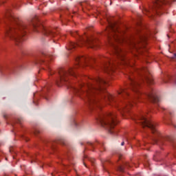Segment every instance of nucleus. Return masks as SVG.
<instances>
[{"instance_id": "4", "label": "nucleus", "mask_w": 176, "mask_h": 176, "mask_svg": "<svg viewBox=\"0 0 176 176\" xmlns=\"http://www.w3.org/2000/svg\"><path fill=\"white\" fill-rule=\"evenodd\" d=\"M146 116V114L142 113L138 117L139 120H140L141 126L143 129H145V127L150 129L151 133L153 134V137L151 138V140H153L154 144H157V145L163 144L164 137L160 134V132H159L157 129H156V124H155V122L148 119Z\"/></svg>"}, {"instance_id": "28", "label": "nucleus", "mask_w": 176, "mask_h": 176, "mask_svg": "<svg viewBox=\"0 0 176 176\" xmlns=\"http://www.w3.org/2000/svg\"><path fill=\"white\" fill-rule=\"evenodd\" d=\"M45 100H47V98L45 97Z\"/></svg>"}, {"instance_id": "7", "label": "nucleus", "mask_w": 176, "mask_h": 176, "mask_svg": "<svg viewBox=\"0 0 176 176\" xmlns=\"http://www.w3.org/2000/svg\"><path fill=\"white\" fill-rule=\"evenodd\" d=\"M171 2H175V0H155L153 6L150 8V10L144 8L143 13L144 14H149V13H154L158 15L162 14L161 11L164 9L165 5H170Z\"/></svg>"}, {"instance_id": "10", "label": "nucleus", "mask_w": 176, "mask_h": 176, "mask_svg": "<svg viewBox=\"0 0 176 176\" xmlns=\"http://www.w3.org/2000/svg\"><path fill=\"white\" fill-rule=\"evenodd\" d=\"M76 67H85V65L92 67L91 61H96V59L87 58L83 56H78L76 58Z\"/></svg>"}, {"instance_id": "21", "label": "nucleus", "mask_w": 176, "mask_h": 176, "mask_svg": "<svg viewBox=\"0 0 176 176\" xmlns=\"http://www.w3.org/2000/svg\"><path fill=\"white\" fill-rule=\"evenodd\" d=\"M173 58H176V53L174 54Z\"/></svg>"}, {"instance_id": "23", "label": "nucleus", "mask_w": 176, "mask_h": 176, "mask_svg": "<svg viewBox=\"0 0 176 176\" xmlns=\"http://www.w3.org/2000/svg\"><path fill=\"white\" fill-rule=\"evenodd\" d=\"M84 165L85 166V167H87L86 164L85 162H84Z\"/></svg>"}, {"instance_id": "3", "label": "nucleus", "mask_w": 176, "mask_h": 176, "mask_svg": "<svg viewBox=\"0 0 176 176\" xmlns=\"http://www.w3.org/2000/svg\"><path fill=\"white\" fill-rule=\"evenodd\" d=\"M109 27L106 31V34L109 39V43L112 47L113 54L121 61V64L133 67L130 61L124 56V51L118 45L122 43H127V40L123 37L124 32H122L115 23L109 22Z\"/></svg>"}, {"instance_id": "9", "label": "nucleus", "mask_w": 176, "mask_h": 176, "mask_svg": "<svg viewBox=\"0 0 176 176\" xmlns=\"http://www.w3.org/2000/svg\"><path fill=\"white\" fill-rule=\"evenodd\" d=\"M100 58L102 61V69H103V71L107 74L113 72L115 71V67H116V64H119V62H118L115 58L111 59L104 56H102Z\"/></svg>"}, {"instance_id": "12", "label": "nucleus", "mask_w": 176, "mask_h": 176, "mask_svg": "<svg viewBox=\"0 0 176 176\" xmlns=\"http://www.w3.org/2000/svg\"><path fill=\"white\" fill-rule=\"evenodd\" d=\"M147 40L148 34H141L138 36V40L137 41V43L138 45H143V47H144Z\"/></svg>"}, {"instance_id": "22", "label": "nucleus", "mask_w": 176, "mask_h": 176, "mask_svg": "<svg viewBox=\"0 0 176 176\" xmlns=\"http://www.w3.org/2000/svg\"><path fill=\"white\" fill-rule=\"evenodd\" d=\"M121 145H122V146H123V145H124V142H122L121 143Z\"/></svg>"}, {"instance_id": "5", "label": "nucleus", "mask_w": 176, "mask_h": 176, "mask_svg": "<svg viewBox=\"0 0 176 176\" xmlns=\"http://www.w3.org/2000/svg\"><path fill=\"white\" fill-rule=\"evenodd\" d=\"M71 35L72 36H78V41L77 43L70 42L69 43L68 46L67 47V50H72V49H75L76 46H79L80 47L82 46H88V47H91V49H94L96 46H97V42L98 40L96 37H89L87 36H80L78 35V32H71Z\"/></svg>"}, {"instance_id": "15", "label": "nucleus", "mask_w": 176, "mask_h": 176, "mask_svg": "<svg viewBox=\"0 0 176 176\" xmlns=\"http://www.w3.org/2000/svg\"><path fill=\"white\" fill-rule=\"evenodd\" d=\"M100 146L101 147V148H100V152H102V151L105 149V146H104V144H100Z\"/></svg>"}, {"instance_id": "30", "label": "nucleus", "mask_w": 176, "mask_h": 176, "mask_svg": "<svg viewBox=\"0 0 176 176\" xmlns=\"http://www.w3.org/2000/svg\"><path fill=\"white\" fill-rule=\"evenodd\" d=\"M34 160H35L33 158V160L32 162H33Z\"/></svg>"}, {"instance_id": "26", "label": "nucleus", "mask_w": 176, "mask_h": 176, "mask_svg": "<svg viewBox=\"0 0 176 176\" xmlns=\"http://www.w3.org/2000/svg\"><path fill=\"white\" fill-rule=\"evenodd\" d=\"M135 47H137V45L135 44Z\"/></svg>"}, {"instance_id": "8", "label": "nucleus", "mask_w": 176, "mask_h": 176, "mask_svg": "<svg viewBox=\"0 0 176 176\" xmlns=\"http://www.w3.org/2000/svg\"><path fill=\"white\" fill-rule=\"evenodd\" d=\"M76 68H69V69H61L58 72V76L56 80V83L58 86L64 85L65 82H68L71 78H76Z\"/></svg>"}, {"instance_id": "6", "label": "nucleus", "mask_w": 176, "mask_h": 176, "mask_svg": "<svg viewBox=\"0 0 176 176\" xmlns=\"http://www.w3.org/2000/svg\"><path fill=\"white\" fill-rule=\"evenodd\" d=\"M96 120L98 123L104 127L109 131L110 134H113V131L112 129L116 126V114L115 113H100L98 112V116L96 117Z\"/></svg>"}, {"instance_id": "19", "label": "nucleus", "mask_w": 176, "mask_h": 176, "mask_svg": "<svg viewBox=\"0 0 176 176\" xmlns=\"http://www.w3.org/2000/svg\"><path fill=\"white\" fill-rule=\"evenodd\" d=\"M125 166L126 167H131V165H130V164H126Z\"/></svg>"}, {"instance_id": "14", "label": "nucleus", "mask_w": 176, "mask_h": 176, "mask_svg": "<svg viewBox=\"0 0 176 176\" xmlns=\"http://www.w3.org/2000/svg\"><path fill=\"white\" fill-rule=\"evenodd\" d=\"M171 80V77L170 76H166V79L164 80V83H168Z\"/></svg>"}, {"instance_id": "27", "label": "nucleus", "mask_w": 176, "mask_h": 176, "mask_svg": "<svg viewBox=\"0 0 176 176\" xmlns=\"http://www.w3.org/2000/svg\"><path fill=\"white\" fill-rule=\"evenodd\" d=\"M174 127H175V129H176V126L175 125L174 126Z\"/></svg>"}, {"instance_id": "13", "label": "nucleus", "mask_w": 176, "mask_h": 176, "mask_svg": "<svg viewBox=\"0 0 176 176\" xmlns=\"http://www.w3.org/2000/svg\"><path fill=\"white\" fill-rule=\"evenodd\" d=\"M118 171H120V173H124V167L122 166H119L118 167Z\"/></svg>"}, {"instance_id": "25", "label": "nucleus", "mask_w": 176, "mask_h": 176, "mask_svg": "<svg viewBox=\"0 0 176 176\" xmlns=\"http://www.w3.org/2000/svg\"><path fill=\"white\" fill-rule=\"evenodd\" d=\"M74 123L75 126H76V123L75 122Z\"/></svg>"}, {"instance_id": "29", "label": "nucleus", "mask_w": 176, "mask_h": 176, "mask_svg": "<svg viewBox=\"0 0 176 176\" xmlns=\"http://www.w3.org/2000/svg\"><path fill=\"white\" fill-rule=\"evenodd\" d=\"M162 109L164 111L165 109H164V108H162Z\"/></svg>"}, {"instance_id": "18", "label": "nucleus", "mask_w": 176, "mask_h": 176, "mask_svg": "<svg viewBox=\"0 0 176 176\" xmlns=\"http://www.w3.org/2000/svg\"><path fill=\"white\" fill-rule=\"evenodd\" d=\"M88 145H90L92 148H94V144H93V143H88Z\"/></svg>"}, {"instance_id": "16", "label": "nucleus", "mask_w": 176, "mask_h": 176, "mask_svg": "<svg viewBox=\"0 0 176 176\" xmlns=\"http://www.w3.org/2000/svg\"><path fill=\"white\" fill-rule=\"evenodd\" d=\"M85 159H87L88 160H89V162H91V163H94V158H89L87 156H85Z\"/></svg>"}, {"instance_id": "17", "label": "nucleus", "mask_w": 176, "mask_h": 176, "mask_svg": "<svg viewBox=\"0 0 176 176\" xmlns=\"http://www.w3.org/2000/svg\"><path fill=\"white\" fill-rule=\"evenodd\" d=\"M59 144H63V145H65V142H64V140H60L59 142Z\"/></svg>"}, {"instance_id": "11", "label": "nucleus", "mask_w": 176, "mask_h": 176, "mask_svg": "<svg viewBox=\"0 0 176 176\" xmlns=\"http://www.w3.org/2000/svg\"><path fill=\"white\" fill-rule=\"evenodd\" d=\"M53 56L49 54L43 53L41 54V56L40 57V63L45 65L47 71L50 72L52 71V69L50 68V66H49V60H52Z\"/></svg>"}, {"instance_id": "20", "label": "nucleus", "mask_w": 176, "mask_h": 176, "mask_svg": "<svg viewBox=\"0 0 176 176\" xmlns=\"http://www.w3.org/2000/svg\"><path fill=\"white\" fill-rule=\"evenodd\" d=\"M16 123H21V120L18 119V120L16 121Z\"/></svg>"}, {"instance_id": "24", "label": "nucleus", "mask_w": 176, "mask_h": 176, "mask_svg": "<svg viewBox=\"0 0 176 176\" xmlns=\"http://www.w3.org/2000/svg\"><path fill=\"white\" fill-rule=\"evenodd\" d=\"M45 89H46V90H48L49 88H48V87H46Z\"/></svg>"}, {"instance_id": "2", "label": "nucleus", "mask_w": 176, "mask_h": 176, "mask_svg": "<svg viewBox=\"0 0 176 176\" xmlns=\"http://www.w3.org/2000/svg\"><path fill=\"white\" fill-rule=\"evenodd\" d=\"M6 18L7 19V21H6V36L14 41L16 46H21V43L23 41H24L23 36L25 35L27 30L30 28L35 32L41 31L43 35L49 36L50 38H54L57 36L54 30L46 28L45 26L41 25L36 16L32 20L29 26L24 24L19 18L14 16V15L12 14V10L10 9L7 10Z\"/></svg>"}, {"instance_id": "1", "label": "nucleus", "mask_w": 176, "mask_h": 176, "mask_svg": "<svg viewBox=\"0 0 176 176\" xmlns=\"http://www.w3.org/2000/svg\"><path fill=\"white\" fill-rule=\"evenodd\" d=\"M148 74L149 70L146 67L133 68V70H130L128 76L129 86L135 93V96H131L127 87H124L118 91V98L113 96L108 93L104 87L107 85V81L104 78L97 77L87 84L79 83V97L83 98L85 102L91 107L97 104L100 99L108 101L111 104L116 102V101H121L123 102L121 109L124 112H127L129 108L133 107V103L135 104L138 100L142 98L149 100L153 104H158L160 102V98L156 95V92L153 91V88H150L146 93H142L138 89L142 82H145L148 85H153V78Z\"/></svg>"}]
</instances>
